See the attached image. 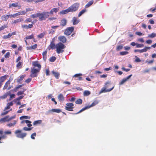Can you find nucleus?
I'll return each instance as SVG.
<instances>
[{"mask_svg": "<svg viewBox=\"0 0 156 156\" xmlns=\"http://www.w3.org/2000/svg\"><path fill=\"white\" fill-rule=\"evenodd\" d=\"M65 48V45L61 42H59L55 45L56 51L58 54L63 52L64 51L63 49Z\"/></svg>", "mask_w": 156, "mask_h": 156, "instance_id": "1", "label": "nucleus"}, {"mask_svg": "<svg viewBox=\"0 0 156 156\" xmlns=\"http://www.w3.org/2000/svg\"><path fill=\"white\" fill-rule=\"evenodd\" d=\"M49 13L47 12H38V17L40 21L45 20L49 16Z\"/></svg>", "mask_w": 156, "mask_h": 156, "instance_id": "2", "label": "nucleus"}, {"mask_svg": "<svg viewBox=\"0 0 156 156\" xmlns=\"http://www.w3.org/2000/svg\"><path fill=\"white\" fill-rule=\"evenodd\" d=\"M99 101L97 100H95L94 101V102L92 103V104L89 106H86L83 108H82L81 110H80L79 112H78L77 113H76V114H78L79 113H80V112H82L83 111L85 110H86L87 109H88L91 107H93L96 105L98 104V103H99Z\"/></svg>", "mask_w": 156, "mask_h": 156, "instance_id": "3", "label": "nucleus"}, {"mask_svg": "<svg viewBox=\"0 0 156 156\" xmlns=\"http://www.w3.org/2000/svg\"><path fill=\"white\" fill-rule=\"evenodd\" d=\"M21 130H16L15 132V134L17 137L23 139L26 136L27 133H21Z\"/></svg>", "mask_w": 156, "mask_h": 156, "instance_id": "4", "label": "nucleus"}, {"mask_svg": "<svg viewBox=\"0 0 156 156\" xmlns=\"http://www.w3.org/2000/svg\"><path fill=\"white\" fill-rule=\"evenodd\" d=\"M80 4L78 3H76L69 8V11L71 12H73L76 11L78 9Z\"/></svg>", "mask_w": 156, "mask_h": 156, "instance_id": "5", "label": "nucleus"}, {"mask_svg": "<svg viewBox=\"0 0 156 156\" xmlns=\"http://www.w3.org/2000/svg\"><path fill=\"white\" fill-rule=\"evenodd\" d=\"M40 70L35 69L34 67L31 68V74L30 76L31 77H36L37 76V73H38Z\"/></svg>", "mask_w": 156, "mask_h": 156, "instance_id": "6", "label": "nucleus"}, {"mask_svg": "<svg viewBox=\"0 0 156 156\" xmlns=\"http://www.w3.org/2000/svg\"><path fill=\"white\" fill-rule=\"evenodd\" d=\"M109 82H106L105 83V87L101 89V90L99 92V94H101L103 92H109L113 89L114 88V86H113L112 88L111 89H106V88L108 87L107 86V84H109Z\"/></svg>", "mask_w": 156, "mask_h": 156, "instance_id": "7", "label": "nucleus"}, {"mask_svg": "<svg viewBox=\"0 0 156 156\" xmlns=\"http://www.w3.org/2000/svg\"><path fill=\"white\" fill-rule=\"evenodd\" d=\"M74 28L73 27L67 28L65 30L64 34L66 35H70L73 31Z\"/></svg>", "mask_w": 156, "mask_h": 156, "instance_id": "8", "label": "nucleus"}, {"mask_svg": "<svg viewBox=\"0 0 156 156\" xmlns=\"http://www.w3.org/2000/svg\"><path fill=\"white\" fill-rule=\"evenodd\" d=\"M73 104L72 103H67L66 104L65 109L68 111H73Z\"/></svg>", "mask_w": 156, "mask_h": 156, "instance_id": "9", "label": "nucleus"}, {"mask_svg": "<svg viewBox=\"0 0 156 156\" xmlns=\"http://www.w3.org/2000/svg\"><path fill=\"white\" fill-rule=\"evenodd\" d=\"M151 49V47H146L144 48L141 50H139V49H136L134 51L135 52H139L140 53H142L143 52H146L148 50H150Z\"/></svg>", "mask_w": 156, "mask_h": 156, "instance_id": "10", "label": "nucleus"}, {"mask_svg": "<svg viewBox=\"0 0 156 156\" xmlns=\"http://www.w3.org/2000/svg\"><path fill=\"white\" fill-rule=\"evenodd\" d=\"M55 48V38H53L50 45L48 47V48L50 50L51 48L53 49H54Z\"/></svg>", "mask_w": 156, "mask_h": 156, "instance_id": "11", "label": "nucleus"}, {"mask_svg": "<svg viewBox=\"0 0 156 156\" xmlns=\"http://www.w3.org/2000/svg\"><path fill=\"white\" fill-rule=\"evenodd\" d=\"M132 76V74L130 75L129 76L123 79L122 80L121 82H120L119 83V84L122 85L125 82L127 81Z\"/></svg>", "mask_w": 156, "mask_h": 156, "instance_id": "12", "label": "nucleus"}, {"mask_svg": "<svg viewBox=\"0 0 156 156\" xmlns=\"http://www.w3.org/2000/svg\"><path fill=\"white\" fill-rule=\"evenodd\" d=\"M32 65L34 66V67L35 68V67H37L38 68V69H39V70L40 69L41 66L40 64H38V62H33Z\"/></svg>", "mask_w": 156, "mask_h": 156, "instance_id": "13", "label": "nucleus"}, {"mask_svg": "<svg viewBox=\"0 0 156 156\" xmlns=\"http://www.w3.org/2000/svg\"><path fill=\"white\" fill-rule=\"evenodd\" d=\"M51 73L57 79H58L59 78L60 74L58 73L53 70L51 71Z\"/></svg>", "mask_w": 156, "mask_h": 156, "instance_id": "14", "label": "nucleus"}, {"mask_svg": "<svg viewBox=\"0 0 156 156\" xmlns=\"http://www.w3.org/2000/svg\"><path fill=\"white\" fill-rule=\"evenodd\" d=\"M72 21L74 25L77 24L80 22L79 20L75 17H73Z\"/></svg>", "mask_w": 156, "mask_h": 156, "instance_id": "15", "label": "nucleus"}, {"mask_svg": "<svg viewBox=\"0 0 156 156\" xmlns=\"http://www.w3.org/2000/svg\"><path fill=\"white\" fill-rule=\"evenodd\" d=\"M58 40L63 43H65L66 41V38L63 36H61L58 37Z\"/></svg>", "mask_w": 156, "mask_h": 156, "instance_id": "16", "label": "nucleus"}, {"mask_svg": "<svg viewBox=\"0 0 156 156\" xmlns=\"http://www.w3.org/2000/svg\"><path fill=\"white\" fill-rule=\"evenodd\" d=\"M58 98L60 101H62L64 99V97L62 94H60L58 95Z\"/></svg>", "mask_w": 156, "mask_h": 156, "instance_id": "17", "label": "nucleus"}, {"mask_svg": "<svg viewBox=\"0 0 156 156\" xmlns=\"http://www.w3.org/2000/svg\"><path fill=\"white\" fill-rule=\"evenodd\" d=\"M12 7H20V6H18V3L17 2H16L15 3H13L12 4H10L9 5V7L11 8Z\"/></svg>", "mask_w": 156, "mask_h": 156, "instance_id": "18", "label": "nucleus"}, {"mask_svg": "<svg viewBox=\"0 0 156 156\" xmlns=\"http://www.w3.org/2000/svg\"><path fill=\"white\" fill-rule=\"evenodd\" d=\"M8 76L7 75H5L0 77V82L2 83L6 80V77Z\"/></svg>", "mask_w": 156, "mask_h": 156, "instance_id": "19", "label": "nucleus"}, {"mask_svg": "<svg viewBox=\"0 0 156 156\" xmlns=\"http://www.w3.org/2000/svg\"><path fill=\"white\" fill-rule=\"evenodd\" d=\"M8 116H6L3 118L1 119H0V122H9Z\"/></svg>", "mask_w": 156, "mask_h": 156, "instance_id": "20", "label": "nucleus"}, {"mask_svg": "<svg viewBox=\"0 0 156 156\" xmlns=\"http://www.w3.org/2000/svg\"><path fill=\"white\" fill-rule=\"evenodd\" d=\"M69 12H70L69 8L63 10L60 12V13L62 14H66Z\"/></svg>", "mask_w": 156, "mask_h": 156, "instance_id": "21", "label": "nucleus"}, {"mask_svg": "<svg viewBox=\"0 0 156 156\" xmlns=\"http://www.w3.org/2000/svg\"><path fill=\"white\" fill-rule=\"evenodd\" d=\"M66 20L65 19H63L61 20L60 25L62 26H65L66 24Z\"/></svg>", "mask_w": 156, "mask_h": 156, "instance_id": "22", "label": "nucleus"}, {"mask_svg": "<svg viewBox=\"0 0 156 156\" xmlns=\"http://www.w3.org/2000/svg\"><path fill=\"white\" fill-rule=\"evenodd\" d=\"M11 82V81L10 80V79L9 80L5 83L3 88V90H5L6 89L7 87L10 84Z\"/></svg>", "mask_w": 156, "mask_h": 156, "instance_id": "23", "label": "nucleus"}, {"mask_svg": "<svg viewBox=\"0 0 156 156\" xmlns=\"http://www.w3.org/2000/svg\"><path fill=\"white\" fill-rule=\"evenodd\" d=\"M42 122V120H41L34 121L33 123V125L34 126L40 124Z\"/></svg>", "mask_w": 156, "mask_h": 156, "instance_id": "24", "label": "nucleus"}, {"mask_svg": "<svg viewBox=\"0 0 156 156\" xmlns=\"http://www.w3.org/2000/svg\"><path fill=\"white\" fill-rule=\"evenodd\" d=\"M16 123V120L13 121L12 123H9L7 124V126L11 127L12 126H14Z\"/></svg>", "mask_w": 156, "mask_h": 156, "instance_id": "25", "label": "nucleus"}, {"mask_svg": "<svg viewBox=\"0 0 156 156\" xmlns=\"http://www.w3.org/2000/svg\"><path fill=\"white\" fill-rule=\"evenodd\" d=\"M8 18V15H4L1 17V19L3 21H6Z\"/></svg>", "mask_w": 156, "mask_h": 156, "instance_id": "26", "label": "nucleus"}, {"mask_svg": "<svg viewBox=\"0 0 156 156\" xmlns=\"http://www.w3.org/2000/svg\"><path fill=\"white\" fill-rule=\"evenodd\" d=\"M18 16H20L22 15H25L26 13V12L25 11H22L18 12L17 13Z\"/></svg>", "mask_w": 156, "mask_h": 156, "instance_id": "27", "label": "nucleus"}, {"mask_svg": "<svg viewBox=\"0 0 156 156\" xmlns=\"http://www.w3.org/2000/svg\"><path fill=\"white\" fill-rule=\"evenodd\" d=\"M25 122L27 124V126L28 127H30L32 126V125L31 124V122L30 121L25 120Z\"/></svg>", "mask_w": 156, "mask_h": 156, "instance_id": "28", "label": "nucleus"}, {"mask_svg": "<svg viewBox=\"0 0 156 156\" xmlns=\"http://www.w3.org/2000/svg\"><path fill=\"white\" fill-rule=\"evenodd\" d=\"M82 75V74L81 73H78L75 74L74 75L73 77H79V80H81L82 78L80 77Z\"/></svg>", "mask_w": 156, "mask_h": 156, "instance_id": "29", "label": "nucleus"}, {"mask_svg": "<svg viewBox=\"0 0 156 156\" xmlns=\"http://www.w3.org/2000/svg\"><path fill=\"white\" fill-rule=\"evenodd\" d=\"M47 51H46L42 53L43 56V58L44 60L45 61L47 58Z\"/></svg>", "mask_w": 156, "mask_h": 156, "instance_id": "30", "label": "nucleus"}, {"mask_svg": "<svg viewBox=\"0 0 156 156\" xmlns=\"http://www.w3.org/2000/svg\"><path fill=\"white\" fill-rule=\"evenodd\" d=\"M156 36V34L154 33H152L151 34H149L148 36V37L151 38H153Z\"/></svg>", "mask_w": 156, "mask_h": 156, "instance_id": "31", "label": "nucleus"}, {"mask_svg": "<svg viewBox=\"0 0 156 156\" xmlns=\"http://www.w3.org/2000/svg\"><path fill=\"white\" fill-rule=\"evenodd\" d=\"M23 20V19L22 18H20L15 20L13 21V23H18L21 22Z\"/></svg>", "mask_w": 156, "mask_h": 156, "instance_id": "32", "label": "nucleus"}, {"mask_svg": "<svg viewBox=\"0 0 156 156\" xmlns=\"http://www.w3.org/2000/svg\"><path fill=\"white\" fill-rule=\"evenodd\" d=\"M51 111L52 112H56L57 113H59L61 112V111L60 109H52L51 110Z\"/></svg>", "mask_w": 156, "mask_h": 156, "instance_id": "33", "label": "nucleus"}, {"mask_svg": "<svg viewBox=\"0 0 156 156\" xmlns=\"http://www.w3.org/2000/svg\"><path fill=\"white\" fill-rule=\"evenodd\" d=\"M86 11V10L85 9H83L79 13L78 15V17H80Z\"/></svg>", "mask_w": 156, "mask_h": 156, "instance_id": "34", "label": "nucleus"}, {"mask_svg": "<svg viewBox=\"0 0 156 156\" xmlns=\"http://www.w3.org/2000/svg\"><path fill=\"white\" fill-rule=\"evenodd\" d=\"M90 92L88 90H85L83 92V95L84 96H88L90 95Z\"/></svg>", "mask_w": 156, "mask_h": 156, "instance_id": "35", "label": "nucleus"}, {"mask_svg": "<svg viewBox=\"0 0 156 156\" xmlns=\"http://www.w3.org/2000/svg\"><path fill=\"white\" fill-rule=\"evenodd\" d=\"M23 97H24L23 96H21L19 97L18 98L15 99L13 100V101H14V102H15L16 103L17 101L19 100H20L22 99Z\"/></svg>", "mask_w": 156, "mask_h": 156, "instance_id": "36", "label": "nucleus"}, {"mask_svg": "<svg viewBox=\"0 0 156 156\" xmlns=\"http://www.w3.org/2000/svg\"><path fill=\"white\" fill-rule=\"evenodd\" d=\"M93 0L89 2L86 5V7L87 8L90 6L93 3Z\"/></svg>", "mask_w": 156, "mask_h": 156, "instance_id": "37", "label": "nucleus"}, {"mask_svg": "<svg viewBox=\"0 0 156 156\" xmlns=\"http://www.w3.org/2000/svg\"><path fill=\"white\" fill-rule=\"evenodd\" d=\"M30 117L27 116H23L20 117V120H22L23 119H30Z\"/></svg>", "mask_w": 156, "mask_h": 156, "instance_id": "38", "label": "nucleus"}, {"mask_svg": "<svg viewBox=\"0 0 156 156\" xmlns=\"http://www.w3.org/2000/svg\"><path fill=\"white\" fill-rule=\"evenodd\" d=\"M11 37V35L10 34V33H9L7 35H4L3 36V38L4 39H5L9 38Z\"/></svg>", "mask_w": 156, "mask_h": 156, "instance_id": "39", "label": "nucleus"}, {"mask_svg": "<svg viewBox=\"0 0 156 156\" xmlns=\"http://www.w3.org/2000/svg\"><path fill=\"white\" fill-rule=\"evenodd\" d=\"M136 47L137 48H142L144 47V45L142 44H139L137 43Z\"/></svg>", "mask_w": 156, "mask_h": 156, "instance_id": "40", "label": "nucleus"}, {"mask_svg": "<svg viewBox=\"0 0 156 156\" xmlns=\"http://www.w3.org/2000/svg\"><path fill=\"white\" fill-rule=\"evenodd\" d=\"M56 59V58L54 56H52L50 58L49 61L51 62H54L55 60Z\"/></svg>", "mask_w": 156, "mask_h": 156, "instance_id": "41", "label": "nucleus"}, {"mask_svg": "<svg viewBox=\"0 0 156 156\" xmlns=\"http://www.w3.org/2000/svg\"><path fill=\"white\" fill-rule=\"evenodd\" d=\"M38 12L36 14H32L31 16V17L33 18H36L38 17Z\"/></svg>", "mask_w": 156, "mask_h": 156, "instance_id": "42", "label": "nucleus"}, {"mask_svg": "<svg viewBox=\"0 0 156 156\" xmlns=\"http://www.w3.org/2000/svg\"><path fill=\"white\" fill-rule=\"evenodd\" d=\"M45 35V33H41L40 34L38 35L37 37H38L39 38H42Z\"/></svg>", "mask_w": 156, "mask_h": 156, "instance_id": "43", "label": "nucleus"}, {"mask_svg": "<svg viewBox=\"0 0 156 156\" xmlns=\"http://www.w3.org/2000/svg\"><path fill=\"white\" fill-rule=\"evenodd\" d=\"M32 128H28L26 127H24L23 128V129L25 131H30L31 130Z\"/></svg>", "mask_w": 156, "mask_h": 156, "instance_id": "44", "label": "nucleus"}, {"mask_svg": "<svg viewBox=\"0 0 156 156\" xmlns=\"http://www.w3.org/2000/svg\"><path fill=\"white\" fill-rule=\"evenodd\" d=\"M82 102V101L81 99H79L77 100L76 102V104H81Z\"/></svg>", "mask_w": 156, "mask_h": 156, "instance_id": "45", "label": "nucleus"}, {"mask_svg": "<svg viewBox=\"0 0 156 156\" xmlns=\"http://www.w3.org/2000/svg\"><path fill=\"white\" fill-rule=\"evenodd\" d=\"M34 37V35L32 34L26 37L25 38L26 39H31L33 38Z\"/></svg>", "mask_w": 156, "mask_h": 156, "instance_id": "46", "label": "nucleus"}, {"mask_svg": "<svg viewBox=\"0 0 156 156\" xmlns=\"http://www.w3.org/2000/svg\"><path fill=\"white\" fill-rule=\"evenodd\" d=\"M128 53V52L126 51H122L120 53V55H123L127 54Z\"/></svg>", "mask_w": 156, "mask_h": 156, "instance_id": "47", "label": "nucleus"}, {"mask_svg": "<svg viewBox=\"0 0 156 156\" xmlns=\"http://www.w3.org/2000/svg\"><path fill=\"white\" fill-rule=\"evenodd\" d=\"M36 135V133H33L31 135V138L32 139H35V136Z\"/></svg>", "mask_w": 156, "mask_h": 156, "instance_id": "48", "label": "nucleus"}, {"mask_svg": "<svg viewBox=\"0 0 156 156\" xmlns=\"http://www.w3.org/2000/svg\"><path fill=\"white\" fill-rule=\"evenodd\" d=\"M10 54V53L9 52H7L4 55L5 57L6 58H8Z\"/></svg>", "mask_w": 156, "mask_h": 156, "instance_id": "49", "label": "nucleus"}, {"mask_svg": "<svg viewBox=\"0 0 156 156\" xmlns=\"http://www.w3.org/2000/svg\"><path fill=\"white\" fill-rule=\"evenodd\" d=\"M34 10V9L32 8H28L26 9V11L25 12H26V13L28 12H30L31 11H33Z\"/></svg>", "mask_w": 156, "mask_h": 156, "instance_id": "50", "label": "nucleus"}, {"mask_svg": "<svg viewBox=\"0 0 156 156\" xmlns=\"http://www.w3.org/2000/svg\"><path fill=\"white\" fill-rule=\"evenodd\" d=\"M153 60H151L150 61H148L147 60L145 61V62L147 63L148 64H150L152 63L153 62Z\"/></svg>", "mask_w": 156, "mask_h": 156, "instance_id": "51", "label": "nucleus"}, {"mask_svg": "<svg viewBox=\"0 0 156 156\" xmlns=\"http://www.w3.org/2000/svg\"><path fill=\"white\" fill-rule=\"evenodd\" d=\"M26 76V75H22L20 78L19 79V81H21L23 80V78Z\"/></svg>", "mask_w": 156, "mask_h": 156, "instance_id": "52", "label": "nucleus"}, {"mask_svg": "<svg viewBox=\"0 0 156 156\" xmlns=\"http://www.w3.org/2000/svg\"><path fill=\"white\" fill-rule=\"evenodd\" d=\"M52 10L53 12H56L58 10V8H54L52 9Z\"/></svg>", "mask_w": 156, "mask_h": 156, "instance_id": "53", "label": "nucleus"}, {"mask_svg": "<svg viewBox=\"0 0 156 156\" xmlns=\"http://www.w3.org/2000/svg\"><path fill=\"white\" fill-rule=\"evenodd\" d=\"M24 92V91H18L17 93V95L18 96L22 95V94H23Z\"/></svg>", "mask_w": 156, "mask_h": 156, "instance_id": "54", "label": "nucleus"}, {"mask_svg": "<svg viewBox=\"0 0 156 156\" xmlns=\"http://www.w3.org/2000/svg\"><path fill=\"white\" fill-rule=\"evenodd\" d=\"M21 65V63L20 62H19L16 65V67L17 68L19 69L20 68Z\"/></svg>", "mask_w": 156, "mask_h": 156, "instance_id": "55", "label": "nucleus"}, {"mask_svg": "<svg viewBox=\"0 0 156 156\" xmlns=\"http://www.w3.org/2000/svg\"><path fill=\"white\" fill-rule=\"evenodd\" d=\"M136 59H135V61L136 62H139L141 61V60L137 56H135Z\"/></svg>", "mask_w": 156, "mask_h": 156, "instance_id": "56", "label": "nucleus"}, {"mask_svg": "<svg viewBox=\"0 0 156 156\" xmlns=\"http://www.w3.org/2000/svg\"><path fill=\"white\" fill-rule=\"evenodd\" d=\"M4 133L5 134H11L12 133V132H11V131H9V130H8V131H5L4 132Z\"/></svg>", "mask_w": 156, "mask_h": 156, "instance_id": "57", "label": "nucleus"}, {"mask_svg": "<svg viewBox=\"0 0 156 156\" xmlns=\"http://www.w3.org/2000/svg\"><path fill=\"white\" fill-rule=\"evenodd\" d=\"M149 23L151 24H153L154 23V21L152 19H151L149 20Z\"/></svg>", "mask_w": 156, "mask_h": 156, "instance_id": "58", "label": "nucleus"}, {"mask_svg": "<svg viewBox=\"0 0 156 156\" xmlns=\"http://www.w3.org/2000/svg\"><path fill=\"white\" fill-rule=\"evenodd\" d=\"M146 43H147V44H150L152 43V41L151 40H147L146 41Z\"/></svg>", "mask_w": 156, "mask_h": 156, "instance_id": "59", "label": "nucleus"}, {"mask_svg": "<svg viewBox=\"0 0 156 156\" xmlns=\"http://www.w3.org/2000/svg\"><path fill=\"white\" fill-rule=\"evenodd\" d=\"M122 69L123 70L125 71L126 72H128L130 70V69H126L124 67H122Z\"/></svg>", "mask_w": 156, "mask_h": 156, "instance_id": "60", "label": "nucleus"}, {"mask_svg": "<svg viewBox=\"0 0 156 156\" xmlns=\"http://www.w3.org/2000/svg\"><path fill=\"white\" fill-rule=\"evenodd\" d=\"M122 48V46L121 45L118 46L117 48V50H119L121 49Z\"/></svg>", "mask_w": 156, "mask_h": 156, "instance_id": "61", "label": "nucleus"}, {"mask_svg": "<svg viewBox=\"0 0 156 156\" xmlns=\"http://www.w3.org/2000/svg\"><path fill=\"white\" fill-rule=\"evenodd\" d=\"M31 80V78H29L28 79L25 80V82L27 83H29Z\"/></svg>", "mask_w": 156, "mask_h": 156, "instance_id": "62", "label": "nucleus"}, {"mask_svg": "<svg viewBox=\"0 0 156 156\" xmlns=\"http://www.w3.org/2000/svg\"><path fill=\"white\" fill-rule=\"evenodd\" d=\"M9 112V111H6L5 112L2 113L1 114V115H6Z\"/></svg>", "mask_w": 156, "mask_h": 156, "instance_id": "63", "label": "nucleus"}, {"mask_svg": "<svg viewBox=\"0 0 156 156\" xmlns=\"http://www.w3.org/2000/svg\"><path fill=\"white\" fill-rule=\"evenodd\" d=\"M37 44H35L34 45L32 46L31 48L32 49H36L37 47Z\"/></svg>", "mask_w": 156, "mask_h": 156, "instance_id": "64", "label": "nucleus"}]
</instances>
